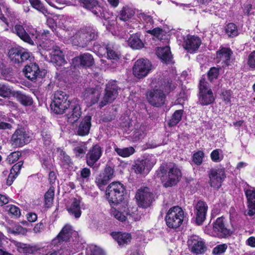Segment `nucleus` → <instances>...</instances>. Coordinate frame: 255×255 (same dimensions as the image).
<instances>
[{"instance_id": "e433bc0d", "label": "nucleus", "mask_w": 255, "mask_h": 255, "mask_svg": "<svg viewBox=\"0 0 255 255\" xmlns=\"http://www.w3.org/2000/svg\"><path fill=\"white\" fill-rule=\"evenodd\" d=\"M233 54L232 50L228 48H222L217 52V57L223 60L227 65H229L231 56Z\"/></svg>"}, {"instance_id": "9b49d317", "label": "nucleus", "mask_w": 255, "mask_h": 255, "mask_svg": "<svg viewBox=\"0 0 255 255\" xmlns=\"http://www.w3.org/2000/svg\"><path fill=\"white\" fill-rule=\"evenodd\" d=\"M64 113H66V119L68 123L73 124L77 122L82 115L80 101L75 99L72 100Z\"/></svg>"}, {"instance_id": "6e6d98bb", "label": "nucleus", "mask_w": 255, "mask_h": 255, "mask_svg": "<svg viewBox=\"0 0 255 255\" xmlns=\"http://www.w3.org/2000/svg\"><path fill=\"white\" fill-rule=\"evenodd\" d=\"M204 153L202 151L199 150L194 153L192 156V161L197 165H200L203 162Z\"/></svg>"}, {"instance_id": "09e8293b", "label": "nucleus", "mask_w": 255, "mask_h": 255, "mask_svg": "<svg viewBox=\"0 0 255 255\" xmlns=\"http://www.w3.org/2000/svg\"><path fill=\"white\" fill-rule=\"evenodd\" d=\"M54 196V188L50 187L44 195L45 204L47 207H50L53 202Z\"/></svg>"}, {"instance_id": "cd10ccee", "label": "nucleus", "mask_w": 255, "mask_h": 255, "mask_svg": "<svg viewBox=\"0 0 255 255\" xmlns=\"http://www.w3.org/2000/svg\"><path fill=\"white\" fill-rule=\"evenodd\" d=\"M56 152L58 153L57 159L59 160V164L62 168L68 169L72 167L73 162L70 157L66 153V152L60 148H57Z\"/></svg>"}, {"instance_id": "b1692460", "label": "nucleus", "mask_w": 255, "mask_h": 255, "mask_svg": "<svg viewBox=\"0 0 255 255\" xmlns=\"http://www.w3.org/2000/svg\"><path fill=\"white\" fill-rule=\"evenodd\" d=\"M72 233L73 229L72 226L70 225H66L62 228L56 237L52 240V245L55 246L63 242H69Z\"/></svg>"}, {"instance_id": "f8f14e48", "label": "nucleus", "mask_w": 255, "mask_h": 255, "mask_svg": "<svg viewBox=\"0 0 255 255\" xmlns=\"http://www.w3.org/2000/svg\"><path fill=\"white\" fill-rule=\"evenodd\" d=\"M120 88L116 81L109 82L106 85L105 93L100 107H103L107 104L112 103L117 97Z\"/></svg>"}, {"instance_id": "13d9d810", "label": "nucleus", "mask_w": 255, "mask_h": 255, "mask_svg": "<svg viewBox=\"0 0 255 255\" xmlns=\"http://www.w3.org/2000/svg\"><path fill=\"white\" fill-rule=\"evenodd\" d=\"M109 181L110 180L106 179L105 177L99 174V175L96 177L95 182L101 190H104V187L108 184Z\"/></svg>"}, {"instance_id": "39448f33", "label": "nucleus", "mask_w": 255, "mask_h": 255, "mask_svg": "<svg viewBox=\"0 0 255 255\" xmlns=\"http://www.w3.org/2000/svg\"><path fill=\"white\" fill-rule=\"evenodd\" d=\"M69 97V95L66 91H56L50 105L51 111L56 114H63L69 103H71V100L68 99Z\"/></svg>"}, {"instance_id": "c03bdc74", "label": "nucleus", "mask_w": 255, "mask_h": 255, "mask_svg": "<svg viewBox=\"0 0 255 255\" xmlns=\"http://www.w3.org/2000/svg\"><path fill=\"white\" fill-rule=\"evenodd\" d=\"M31 5L36 10L44 14H48L49 12L47 8L40 0H28Z\"/></svg>"}, {"instance_id": "423d86ee", "label": "nucleus", "mask_w": 255, "mask_h": 255, "mask_svg": "<svg viewBox=\"0 0 255 255\" xmlns=\"http://www.w3.org/2000/svg\"><path fill=\"white\" fill-rule=\"evenodd\" d=\"M184 213L178 206L170 208L166 213L165 221L167 226L173 229L179 228L182 224Z\"/></svg>"}, {"instance_id": "4d7b16f0", "label": "nucleus", "mask_w": 255, "mask_h": 255, "mask_svg": "<svg viewBox=\"0 0 255 255\" xmlns=\"http://www.w3.org/2000/svg\"><path fill=\"white\" fill-rule=\"evenodd\" d=\"M227 248L228 245L226 244L218 245L213 249L212 254L213 255H223Z\"/></svg>"}, {"instance_id": "a878e982", "label": "nucleus", "mask_w": 255, "mask_h": 255, "mask_svg": "<svg viewBox=\"0 0 255 255\" xmlns=\"http://www.w3.org/2000/svg\"><path fill=\"white\" fill-rule=\"evenodd\" d=\"M101 95L100 88H88L84 93V97L87 102L89 103L91 105L97 103L99 100Z\"/></svg>"}, {"instance_id": "f704fd0d", "label": "nucleus", "mask_w": 255, "mask_h": 255, "mask_svg": "<svg viewBox=\"0 0 255 255\" xmlns=\"http://www.w3.org/2000/svg\"><path fill=\"white\" fill-rule=\"evenodd\" d=\"M135 14L133 9L128 6H124L119 14L120 19L125 21L134 19L133 17Z\"/></svg>"}, {"instance_id": "c756f323", "label": "nucleus", "mask_w": 255, "mask_h": 255, "mask_svg": "<svg viewBox=\"0 0 255 255\" xmlns=\"http://www.w3.org/2000/svg\"><path fill=\"white\" fill-rule=\"evenodd\" d=\"M13 33L16 34L21 40L31 45H34V42L31 40L29 37L25 34L26 27H24L22 25L19 24H15L12 29Z\"/></svg>"}, {"instance_id": "7c9ffc66", "label": "nucleus", "mask_w": 255, "mask_h": 255, "mask_svg": "<svg viewBox=\"0 0 255 255\" xmlns=\"http://www.w3.org/2000/svg\"><path fill=\"white\" fill-rule=\"evenodd\" d=\"M18 102L24 106H30L33 103L32 98L20 91H13L12 95Z\"/></svg>"}, {"instance_id": "4be33fe9", "label": "nucleus", "mask_w": 255, "mask_h": 255, "mask_svg": "<svg viewBox=\"0 0 255 255\" xmlns=\"http://www.w3.org/2000/svg\"><path fill=\"white\" fill-rule=\"evenodd\" d=\"M102 154L101 147L98 144L92 146L86 154L87 164L92 167L97 162Z\"/></svg>"}, {"instance_id": "79ce46f5", "label": "nucleus", "mask_w": 255, "mask_h": 255, "mask_svg": "<svg viewBox=\"0 0 255 255\" xmlns=\"http://www.w3.org/2000/svg\"><path fill=\"white\" fill-rule=\"evenodd\" d=\"M13 91L10 87L6 84L0 82V96L3 98H9Z\"/></svg>"}, {"instance_id": "4c0bfd02", "label": "nucleus", "mask_w": 255, "mask_h": 255, "mask_svg": "<svg viewBox=\"0 0 255 255\" xmlns=\"http://www.w3.org/2000/svg\"><path fill=\"white\" fill-rule=\"evenodd\" d=\"M107 53L108 59L117 61L120 57V54L119 52L117 51L114 45L112 43H107Z\"/></svg>"}, {"instance_id": "f03ea898", "label": "nucleus", "mask_w": 255, "mask_h": 255, "mask_svg": "<svg viewBox=\"0 0 255 255\" xmlns=\"http://www.w3.org/2000/svg\"><path fill=\"white\" fill-rule=\"evenodd\" d=\"M157 172L165 188L176 185L182 177L181 171L177 165L171 162L162 163Z\"/></svg>"}, {"instance_id": "473e14b6", "label": "nucleus", "mask_w": 255, "mask_h": 255, "mask_svg": "<svg viewBox=\"0 0 255 255\" xmlns=\"http://www.w3.org/2000/svg\"><path fill=\"white\" fill-rule=\"evenodd\" d=\"M50 55V61L55 66H61L66 63L62 52L59 49L52 50Z\"/></svg>"}, {"instance_id": "864d4df0", "label": "nucleus", "mask_w": 255, "mask_h": 255, "mask_svg": "<svg viewBox=\"0 0 255 255\" xmlns=\"http://www.w3.org/2000/svg\"><path fill=\"white\" fill-rule=\"evenodd\" d=\"M41 136L43 144L46 146H49L52 143V136L49 131L43 129L41 131Z\"/></svg>"}, {"instance_id": "c85d7f7f", "label": "nucleus", "mask_w": 255, "mask_h": 255, "mask_svg": "<svg viewBox=\"0 0 255 255\" xmlns=\"http://www.w3.org/2000/svg\"><path fill=\"white\" fill-rule=\"evenodd\" d=\"M149 160L147 159H137L132 166V169L136 174H147L149 172L147 164Z\"/></svg>"}, {"instance_id": "7ed1b4c3", "label": "nucleus", "mask_w": 255, "mask_h": 255, "mask_svg": "<svg viewBox=\"0 0 255 255\" xmlns=\"http://www.w3.org/2000/svg\"><path fill=\"white\" fill-rule=\"evenodd\" d=\"M99 37L98 30L91 26L81 28L73 36V44L81 48L91 46Z\"/></svg>"}, {"instance_id": "5701e85b", "label": "nucleus", "mask_w": 255, "mask_h": 255, "mask_svg": "<svg viewBox=\"0 0 255 255\" xmlns=\"http://www.w3.org/2000/svg\"><path fill=\"white\" fill-rule=\"evenodd\" d=\"M91 120L92 117L91 116L84 117L76 128V134L81 136L87 135L90 132L92 126Z\"/></svg>"}, {"instance_id": "0eeeda50", "label": "nucleus", "mask_w": 255, "mask_h": 255, "mask_svg": "<svg viewBox=\"0 0 255 255\" xmlns=\"http://www.w3.org/2000/svg\"><path fill=\"white\" fill-rule=\"evenodd\" d=\"M8 56L11 62L18 65L27 61L31 62L34 59L31 53L20 46L11 48L8 51Z\"/></svg>"}, {"instance_id": "dca6fc26", "label": "nucleus", "mask_w": 255, "mask_h": 255, "mask_svg": "<svg viewBox=\"0 0 255 255\" xmlns=\"http://www.w3.org/2000/svg\"><path fill=\"white\" fill-rule=\"evenodd\" d=\"M187 244L191 252L196 255L204 254L207 249L205 242L197 236H191Z\"/></svg>"}, {"instance_id": "aec40b11", "label": "nucleus", "mask_w": 255, "mask_h": 255, "mask_svg": "<svg viewBox=\"0 0 255 255\" xmlns=\"http://www.w3.org/2000/svg\"><path fill=\"white\" fill-rule=\"evenodd\" d=\"M75 66L82 68H89L95 64V61L92 54L85 53L75 57L73 59Z\"/></svg>"}, {"instance_id": "de8ad7c7", "label": "nucleus", "mask_w": 255, "mask_h": 255, "mask_svg": "<svg viewBox=\"0 0 255 255\" xmlns=\"http://www.w3.org/2000/svg\"><path fill=\"white\" fill-rule=\"evenodd\" d=\"M225 30L229 37H233L238 35L237 26L234 23H228L225 27Z\"/></svg>"}, {"instance_id": "37998d69", "label": "nucleus", "mask_w": 255, "mask_h": 255, "mask_svg": "<svg viewBox=\"0 0 255 255\" xmlns=\"http://www.w3.org/2000/svg\"><path fill=\"white\" fill-rule=\"evenodd\" d=\"M92 45H93V50L94 52L101 55L106 53L107 48V43L96 40L93 42Z\"/></svg>"}, {"instance_id": "6ab92c4d", "label": "nucleus", "mask_w": 255, "mask_h": 255, "mask_svg": "<svg viewBox=\"0 0 255 255\" xmlns=\"http://www.w3.org/2000/svg\"><path fill=\"white\" fill-rule=\"evenodd\" d=\"M195 223L198 226H201L206 219V214L208 210V205L205 202L202 200H199L195 206Z\"/></svg>"}, {"instance_id": "ddd939ff", "label": "nucleus", "mask_w": 255, "mask_h": 255, "mask_svg": "<svg viewBox=\"0 0 255 255\" xmlns=\"http://www.w3.org/2000/svg\"><path fill=\"white\" fill-rule=\"evenodd\" d=\"M154 194L147 187H141L136 193L135 198L140 207L146 208L149 207L154 201Z\"/></svg>"}, {"instance_id": "4468645a", "label": "nucleus", "mask_w": 255, "mask_h": 255, "mask_svg": "<svg viewBox=\"0 0 255 255\" xmlns=\"http://www.w3.org/2000/svg\"><path fill=\"white\" fill-rule=\"evenodd\" d=\"M151 63L147 59H139L136 60L132 67L133 75L138 79L146 77L152 68Z\"/></svg>"}, {"instance_id": "0e129e2a", "label": "nucleus", "mask_w": 255, "mask_h": 255, "mask_svg": "<svg viewBox=\"0 0 255 255\" xmlns=\"http://www.w3.org/2000/svg\"><path fill=\"white\" fill-rule=\"evenodd\" d=\"M80 175L83 182H88L91 175V171L88 168H84L81 170Z\"/></svg>"}, {"instance_id": "9d476101", "label": "nucleus", "mask_w": 255, "mask_h": 255, "mask_svg": "<svg viewBox=\"0 0 255 255\" xmlns=\"http://www.w3.org/2000/svg\"><path fill=\"white\" fill-rule=\"evenodd\" d=\"M23 72L27 79L33 82L42 79L47 73L45 69H40L37 63L31 61L24 66Z\"/></svg>"}, {"instance_id": "72a5a7b5", "label": "nucleus", "mask_w": 255, "mask_h": 255, "mask_svg": "<svg viewBox=\"0 0 255 255\" xmlns=\"http://www.w3.org/2000/svg\"><path fill=\"white\" fill-rule=\"evenodd\" d=\"M156 54L159 59L165 63L169 62L171 60L172 55L169 46L157 47Z\"/></svg>"}, {"instance_id": "6e6552de", "label": "nucleus", "mask_w": 255, "mask_h": 255, "mask_svg": "<svg viewBox=\"0 0 255 255\" xmlns=\"http://www.w3.org/2000/svg\"><path fill=\"white\" fill-rule=\"evenodd\" d=\"M81 5L100 18L108 20L110 17L106 8L98 0H79Z\"/></svg>"}, {"instance_id": "bf43d9fd", "label": "nucleus", "mask_w": 255, "mask_h": 255, "mask_svg": "<svg viewBox=\"0 0 255 255\" xmlns=\"http://www.w3.org/2000/svg\"><path fill=\"white\" fill-rule=\"evenodd\" d=\"M87 150V147L84 145L75 147L73 149V151L77 157H83L85 155L86 151Z\"/></svg>"}, {"instance_id": "8fccbe9b", "label": "nucleus", "mask_w": 255, "mask_h": 255, "mask_svg": "<svg viewBox=\"0 0 255 255\" xmlns=\"http://www.w3.org/2000/svg\"><path fill=\"white\" fill-rule=\"evenodd\" d=\"M212 160L215 162H219L224 158L223 151L221 149H216L212 151L210 154Z\"/></svg>"}, {"instance_id": "338daca9", "label": "nucleus", "mask_w": 255, "mask_h": 255, "mask_svg": "<svg viewBox=\"0 0 255 255\" xmlns=\"http://www.w3.org/2000/svg\"><path fill=\"white\" fill-rule=\"evenodd\" d=\"M21 155V153L19 151L13 152L8 156L7 160L9 163H13L19 159Z\"/></svg>"}, {"instance_id": "49530a36", "label": "nucleus", "mask_w": 255, "mask_h": 255, "mask_svg": "<svg viewBox=\"0 0 255 255\" xmlns=\"http://www.w3.org/2000/svg\"><path fill=\"white\" fill-rule=\"evenodd\" d=\"M113 214L115 218L121 222L125 221L127 219V216L130 215L128 209H126L123 212L115 209Z\"/></svg>"}, {"instance_id": "052dcab7", "label": "nucleus", "mask_w": 255, "mask_h": 255, "mask_svg": "<svg viewBox=\"0 0 255 255\" xmlns=\"http://www.w3.org/2000/svg\"><path fill=\"white\" fill-rule=\"evenodd\" d=\"M219 74V69L216 67H212L208 72V78L211 82L216 79Z\"/></svg>"}, {"instance_id": "393cba45", "label": "nucleus", "mask_w": 255, "mask_h": 255, "mask_svg": "<svg viewBox=\"0 0 255 255\" xmlns=\"http://www.w3.org/2000/svg\"><path fill=\"white\" fill-rule=\"evenodd\" d=\"M252 188L245 191L249 209L245 212V214L249 216H252L255 214V188Z\"/></svg>"}, {"instance_id": "2eb2a0df", "label": "nucleus", "mask_w": 255, "mask_h": 255, "mask_svg": "<svg viewBox=\"0 0 255 255\" xmlns=\"http://www.w3.org/2000/svg\"><path fill=\"white\" fill-rule=\"evenodd\" d=\"M31 139L29 133L24 128L21 127L15 130L12 135L10 141L14 147H19L29 143Z\"/></svg>"}, {"instance_id": "ea45409f", "label": "nucleus", "mask_w": 255, "mask_h": 255, "mask_svg": "<svg viewBox=\"0 0 255 255\" xmlns=\"http://www.w3.org/2000/svg\"><path fill=\"white\" fill-rule=\"evenodd\" d=\"M16 246L20 253L26 254H33L37 250L36 247L30 246L29 245L20 242L17 243Z\"/></svg>"}, {"instance_id": "2f4dec72", "label": "nucleus", "mask_w": 255, "mask_h": 255, "mask_svg": "<svg viewBox=\"0 0 255 255\" xmlns=\"http://www.w3.org/2000/svg\"><path fill=\"white\" fill-rule=\"evenodd\" d=\"M112 236L119 245L125 246L130 242L131 237L130 234L122 232H113Z\"/></svg>"}, {"instance_id": "680f3d73", "label": "nucleus", "mask_w": 255, "mask_h": 255, "mask_svg": "<svg viewBox=\"0 0 255 255\" xmlns=\"http://www.w3.org/2000/svg\"><path fill=\"white\" fill-rule=\"evenodd\" d=\"M247 64L252 70L255 69V51H253L249 55Z\"/></svg>"}, {"instance_id": "f257e3e1", "label": "nucleus", "mask_w": 255, "mask_h": 255, "mask_svg": "<svg viewBox=\"0 0 255 255\" xmlns=\"http://www.w3.org/2000/svg\"><path fill=\"white\" fill-rule=\"evenodd\" d=\"M176 85L172 83L170 79H163L161 81V85L155 86L147 93L148 102L153 107H161L163 106L166 101V95L173 91Z\"/></svg>"}, {"instance_id": "3c124183", "label": "nucleus", "mask_w": 255, "mask_h": 255, "mask_svg": "<svg viewBox=\"0 0 255 255\" xmlns=\"http://www.w3.org/2000/svg\"><path fill=\"white\" fill-rule=\"evenodd\" d=\"M87 255H104V254L99 247L92 245L87 248Z\"/></svg>"}, {"instance_id": "69168bd1", "label": "nucleus", "mask_w": 255, "mask_h": 255, "mask_svg": "<svg viewBox=\"0 0 255 255\" xmlns=\"http://www.w3.org/2000/svg\"><path fill=\"white\" fill-rule=\"evenodd\" d=\"M232 95V92L230 90H224L222 93V96L224 101L226 104H230L231 103V98Z\"/></svg>"}, {"instance_id": "603ef678", "label": "nucleus", "mask_w": 255, "mask_h": 255, "mask_svg": "<svg viewBox=\"0 0 255 255\" xmlns=\"http://www.w3.org/2000/svg\"><path fill=\"white\" fill-rule=\"evenodd\" d=\"M151 28L146 30V33L150 34L154 37L157 39H162V36L164 35V30L160 27H156L152 29Z\"/></svg>"}, {"instance_id": "c9c22d12", "label": "nucleus", "mask_w": 255, "mask_h": 255, "mask_svg": "<svg viewBox=\"0 0 255 255\" xmlns=\"http://www.w3.org/2000/svg\"><path fill=\"white\" fill-rule=\"evenodd\" d=\"M80 202V199L74 198L72 200L71 206L67 208L70 215L74 216L76 218H79L81 215Z\"/></svg>"}, {"instance_id": "f3484780", "label": "nucleus", "mask_w": 255, "mask_h": 255, "mask_svg": "<svg viewBox=\"0 0 255 255\" xmlns=\"http://www.w3.org/2000/svg\"><path fill=\"white\" fill-rule=\"evenodd\" d=\"M210 185L217 189L220 188L222 183L226 178L224 168L211 169L209 172Z\"/></svg>"}, {"instance_id": "58836bf2", "label": "nucleus", "mask_w": 255, "mask_h": 255, "mask_svg": "<svg viewBox=\"0 0 255 255\" xmlns=\"http://www.w3.org/2000/svg\"><path fill=\"white\" fill-rule=\"evenodd\" d=\"M114 150L119 156L123 157H128L135 152V149L132 146L119 148L116 145H115Z\"/></svg>"}, {"instance_id": "a19ab883", "label": "nucleus", "mask_w": 255, "mask_h": 255, "mask_svg": "<svg viewBox=\"0 0 255 255\" xmlns=\"http://www.w3.org/2000/svg\"><path fill=\"white\" fill-rule=\"evenodd\" d=\"M184 111L183 110H176L173 114L171 119L169 121L168 125L172 127L177 125L182 119Z\"/></svg>"}, {"instance_id": "e2e57ef3", "label": "nucleus", "mask_w": 255, "mask_h": 255, "mask_svg": "<svg viewBox=\"0 0 255 255\" xmlns=\"http://www.w3.org/2000/svg\"><path fill=\"white\" fill-rule=\"evenodd\" d=\"M26 34H27L31 40L33 41L34 39H35L37 38V31L35 29L31 27L28 26L26 27Z\"/></svg>"}, {"instance_id": "412c9836", "label": "nucleus", "mask_w": 255, "mask_h": 255, "mask_svg": "<svg viewBox=\"0 0 255 255\" xmlns=\"http://www.w3.org/2000/svg\"><path fill=\"white\" fill-rule=\"evenodd\" d=\"M201 44V40L198 36L188 35L186 38L184 39L183 46L190 53L196 52Z\"/></svg>"}, {"instance_id": "20e7f679", "label": "nucleus", "mask_w": 255, "mask_h": 255, "mask_svg": "<svg viewBox=\"0 0 255 255\" xmlns=\"http://www.w3.org/2000/svg\"><path fill=\"white\" fill-rule=\"evenodd\" d=\"M126 187L119 181L111 183L106 190V198L111 206L117 205L122 202L126 196Z\"/></svg>"}, {"instance_id": "a18cd8bd", "label": "nucleus", "mask_w": 255, "mask_h": 255, "mask_svg": "<svg viewBox=\"0 0 255 255\" xmlns=\"http://www.w3.org/2000/svg\"><path fill=\"white\" fill-rule=\"evenodd\" d=\"M138 17L145 22V31L150 28L153 27L154 21L152 17L144 13H140L138 14Z\"/></svg>"}, {"instance_id": "5fc2aeb1", "label": "nucleus", "mask_w": 255, "mask_h": 255, "mask_svg": "<svg viewBox=\"0 0 255 255\" xmlns=\"http://www.w3.org/2000/svg\"><path fill=\"white\" fill-rule=\"evenodd\" d=\"M114 169L109 165H106L103 171L100 174L105 177L109 180H111L114 177Z\"/></svg>"}, {"instance_id": "a211bd4d", "label": "nucleus", "mask_w": 255, "mask_h": 255, "mask_svg": "<svg viewBox=\"0 0 255 255\" xmlns=\"http://www.w3.org/2000/svg\"><path fill=\"white\" fill-rule=\"evenodd\" d=\"M213 231L220 238H227L233 234V231L226 226L223 217L218 218L213 223Z\"/></svg>"}, {"instance_id": "bb28decb", "label": "nucleus", "mask_w": 255, "mask_h": 255, "mask_svg": "<svg viewBox=\"0 0 255 255\" xmlns=\"http://www.w3.org/2000/svg\"><path fill=\"white\" fill-rule=\"evenodd\" d=\"M141 34L136 32L130 34L128 40V46L134 50H140L144 47V43L140 38Z\"/></svg>"}, {"instance_id": "1a4fd4ad", "label": "nucleus", "mask_w": 255, "mask_h": 255, "mask_svg": "<svg viewBox=\"0 0 255 255\" xmlns=\"http://www.w3.org/2000/svg\"><path fill=\"white\" fill-rule=\"evenodd\" d=\"M198 87L199 92L198 103L203 106L213 103L215 101V98L212 91L209 87V83L203 79L200 81Z\"/></svg>"}, {"instance_id": "774afa93", "label": "nucleus", "mask_w": 255, "mask_h": 255, "mask_svg": "<svg viewBox=\"0 0 255 255\" xmlns=\"http://www.w3.org/2000/svg\"><path fill=\"white\" fill-rule=\"evenodd\" d=\"M125 22L126 23L124 26L128 29H134L138 27V21L135 18Z\"/></svg>"}]
</instances>
